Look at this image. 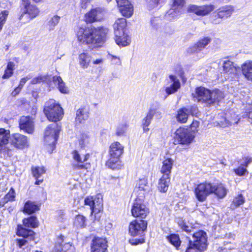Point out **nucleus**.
Returning <instances> with one entry per match:
<instances>
[{
  "label": "nucleus",
  "mask_w": 252,
  "mask_h": 252,
  "mask_svg": "<svg viewBox=\"0 0 252 252\" xmlns=\"http://www.w3.org/2000/svg\"><path fill=\"white\" fill-rule=\"evenodd\" d=\"M60 19V17L55 15L54 16L51 20L48 22V26L49 27V30H53L54 29L55 27L58 25Z\"/></svg>",
  "instance_id": "603ef678"
},
{
  "label": "nucleus",
  "mask_w": 252,
  "mask_h": 252,
  "mask_svg": "<svg viewBox=\"0 0 252 252\" xmlns=\"http://www.w3.org/2000/svg\"><path fill=\"white\" fill-rule=\"evenodd\" d=\"M32 76L31 74L28 75L26 77H23L21 79L19 86L20 87H21L22 89L23 88V86L25 84V83L27 82L28 80L31 79L32 78Z\"/></svg>",
  "instance_id": "e2e57ef3"
},
{
  "label": "nucleus",
  "mask_w": 252,
  "mask_h": 252,
  "mask_svg": "<svg viewBox=\"0 0 252 252\" xmlns=\"http://www.w3.org/2000/svg\"><path fill=\"white\" fill-rule=\"evenodd\" d=\"M116 1L119 8L131 3L128 0H116Z\"/></svg>",
  "instance_id": "69168bd1"
},
{
  "label": "nucleus",
  "mask_w": 252,
  "mask_h": 252,
  "mask_svg": "<svg viewBox=\"0 0 252 252\" xmlns=\"http://www.w3.org/2000/svg\"><path fill=\"white\" fill-rule=\"evenodd\" d=\"M245 199L242 194H239L235 197L232 202L231 207L234 209L238 207L244 203Z\"/></svg>",
  "instance_id": "8fccbe9b"
},
{
  "label": "nucleus",
  "mask_w": 252,
  "mask_h": 252,
  "mask_svg": "<svg viewBox=\"0 0 252 252\" xmlns=\"http://www.w3.org/2000/svg\"><path fill=\"white\" fill-rule=\"evenodd\" d=\"M140 238H133L129 240V243L132 245H137L143 244L145 242V239L143 236H140Z\"/></svg>",
  "instance_id": "bf43d9fd"
},
{
  "label": "nucleus",
  "mask_w": 252,
  "mask_h": 252,
  "mask_svg": "<svg viewBox=\"0 0 252 252\" xmlns=\"http://www.w3.org/2000/svg\"><path fill=\"white\" fill-rule=\"evenodd\" d=\"M38 209L39 208L37 205L32 202L28 201L25 204L24 212L28 214H31Z\"/></svg>",
  "instance_id": "58836bf2"
},
{
  "label": "nucleus",
  "mask_w": 252,
  "mask_h": 252,
  "mask_svg": "<svg viewBox=\"0 0 252 252\" xmlns=\"http://www.w3.org/2000/svg\"><path fill=\"white\" fill-rule=\"evenodd\" d=\"M115 41L118 45L122 46H127L130 43L129 37L125 32L123 35H120V36H115Z\"/></svg>",
  "instance_id": "e433bc0d"
},
{
  "label": "nucleus",
  "mask_w": 252,
  "mask_h": 252,
  "mask_svg": "<svg viewBox=\"0 0 252 252\" xmlns=\"http://www.w3.org/2000/svg\"><path fill=\"white\" fill-rule=\"evenodd\" d=\"M212 193H214L219 198H224L227 192V189L222 184H212Z\"/></svg>",
  "instance_id": "7c9ffc66"
},
{
  "label": "nucleus",
  "mask_w": 252,
  "mask_h": 252,
  "mask_svg": "<svg viewBox=\"0 0 252 252\" xmlns=\"http://www.w3.org/2000/svg\"><path fill=\"white\" fill-rule=\"evenodd\" d=\"M212 184L205 182L199 184L195 189V194L196 198L200 202L205 201L207 197L212 193Z\"/></svg>",
  "instance_id": "9d476101"
},
{
  "label": "nucleus",
  "mask_w": 252,
  "mask_h": 252,
  "mask_svg": "<svg viewBox=\"0 0 252 252\" xmlns=\"http://www.w3.org/2000/svg\"><path fill=\"white\" fill-rule=\"evenodd\" d=\"M196 107L190 106L188 107L182 108L178 110L177 115V119L181 123H185L187 121L190 114L193 115L196 113Z\"/></svg>",
  "instance_id": "aec40b11"
},
{
  "label": "nucleus",
  "mask_w": 252,
  "mask_h": 252,
  "mask_svg": "<svg viewBox=\"0 0 252 252\" xmlns=\"http://www.w3.org/2000/svg\"><path fill=\"white\" fill-rule=\"evenodd\" d=\"M78 62L82 68H88L91 62V56L87 53H82L79 55Z\"/></svg>",
  "instance_id": "f704fd0d"
},
{
  "label": "nucleus",
  "mask_w": 252,
  "mask_h": 252,
  "mask_svg": "<svg viewBox=\"0 0 252 252\" xmlns=\"http://www.w3.org/2000/svg\"><path fill=\"white\" fill-rule=\"evenodd\" d=\"M167 240L178 249L181 245V241L178 234H172L166 237Z\"/></svg>",
  "instance_id": "a19ab883"
},
{
  "label": "nucleus",
  "mask_w": 252,
  "mask_h": 252,
  "mask_svg": "<svg viewBox=\"0 0 252 252\" xmlns=\"http://www.w3.org/2000/svg\"><path fill=\"white\" fill-rule=\"evenodd\" d=\"M160 0H147V6L151 9L157 7Z\"/></svg>",
  "instance_id": "052dcab7"
},
{
  "label": "nucleus",
  "mask_w": 252,
  "mask_h": 252,
  "mask_svg": "<svg viewBox=\"0 0 252 252\" xmlns=\"http://www.w3.org/2000/svg\"><path fill=\"white\" fill-rule=\"evenodd\" d=\"M44 112L49 121L54 122L61 120L63 115V108L53 99L45 103Z\"/></svg>",
  "instance_id": "7ed1b4c3"
},
{
  "label": "nucleus",
  "mask_w": 252,
  "mask_h": 252,
  "mask_svg": "<svg viewBox=\"0 0 252 252\" xmlns=\"http://www.w3.org/2000/svg\"><path fill=\"white\" fill-rule=\"evenodd\" d=\"M32 172L33 176L35 179L40 178V177L45 173L46 170L45 168L43 166H35L32 167Z\"/></svg>",
  "instance_id": "de8ad7c7"
},
{
  "label": "nucleus",
  "mask_w": 252,
  "mask_h": 252,
  "mask_svg": "<svg viewBox=\"0 0 252 252\" xmlns=\"http://www.w3.org/2000/svg\"><path fill=\"white\" fill-rule=\"evenodd\" d=\"M119 9L120 12L125 17H130L133 14V8L131 3L126 5Z\"/></svg>",
  "instance_id": "79ce46f5"
},
{
  "label": "nucleus",
  "mask_w": 252,
  "mask_h": 252,
  "mask_svg": "<svg viewBox=\"0 0 252 252\" xmlns=\"http://www.w3.org/2000/svg\"><path fill=\"white\" fill-rule=\"evenodd\" d=\"M19 126L21 129L25 132L32 133L34 130L33 123L32 120L28 116H22L21 117Z\"/></svg>",
  "instance_id": "393cba45"
},
{
  "label": "nucleus",
  "mask_w": 252,
  "mask_h": 252,
  "mask_svg": "<svg viewBox=\"0 0 252 252\" xmlns=\"http://www.w3.org/2000/svg\"><path fill=\"white\" fill-rule=\"evenodd\" d=\"M147 227V222L144 220H134L129 225V233L133 237L143 236Z\"/></svg>",
  "instance_id": "0eeeda50"
},
{
  "label": "nucleus",
  "mask_w": 252,
  "mask_h": 252,
  "mask_svg": "<svg viewBox=\"0 0 252 252\" xmlns=\"http://www.w3.org/2000/svg\"><path fill=\"white\" fill-rule=\"evenodd\" d=\"M63 236H61L58 238L57 243L59 245H56L53 252H73L74 248L71 244L68 242L63 245Z\"/></svg>",
  "instance_id": "a878e982"
},
{
  "label": "nucleus",
  "mask_w": 252,
  "mask_h": 252,
  "mask_svg": "<svg viewBox=\"0 0 252 252\" xmlns=\"http://www.w3.org/2000/svg\"><path fill=\"white\" fill-rule=\"evenodd\" d=\"M235 174L239 176H244L248 174L249 172L245 167L240 165L236 168L233 169Z\"/></svg>",
  "instance_id": "3c124183"
},
{
  "label": "nucleus",
  "mask_w": 252,
  "mask_h": 252,
  "mask_svg": "<svg viewBox=\"0 0 252 252\" xmlns=\"http://www.w3.org/2000/svg\"><path fill=\"white\" fill-rule=\"evenodd\" d=\"M185 0H172L171 5L173 7L182 10L185 4Z\"/></svg>",
  "instance_id": "6e6d98bb"
},
{
  "label": "nucleus",
  "mask_w": 252,
  "mask_h": 252,
  "mask_svg": "<svg viewBox=\"0 0 252 252\" xmlns=\"http://www.w3.org/2000/svg\"><path fill=\"white\" fill-rule=\"evenodd\" d=\"M160 23L161 19L158 17H153L151 20V25L154 28H157V27Z\"/></svg>",
  "instance_id": "0e129e2a"
},
{
  "label": "nucleus",
  "mask_w": 252,
  "mask_h": 252,
  "mask_svg": "<svg viewBox=\"0 0 252 252\" xmlns=\"http://www.w3.org/2000/svg\"><path fill=\"white\" fill-rule=\"evenodd\" d=\"M251 162H252V158L249 157H244L241 161L240 165L244 166L246 168Z\"/></svg>",
  "instance_id": "680f3d73"
},
{
  "label": "nucleus",
  "mask_w": 252,
  "mask_h": 252,
  "mask_svg": "<svg viewBox=\"0 0 252 252\" xmlns=\"http://www.w3.org/2000/svg\"><path fill=\"white\" fill-rule=\"evenodd\" d=\"M169 86L165 88V91L167 95L173 94L180 88V81L177 77L174 75L169 76Z\"/></svg>",
  "instance_id": "4be33fe9"
},
{
  "label": "nucleus",
  "mask_w": 252,
  "mask_h": 252,
  "mask_svg": "<svg viewBox=\"0 0 252 252\" xmlns=\"http://www.w3.org/2000/svg\"><path fill=\"white\" fill-rule=\"evenodd\" d=\"M223 72L228 74H235L240 68L229 60L224 61L222 63Z\"/></svg>",
  "instance_id": "c756f323"
},
{
  "label": "nucleus",
  "mask_w": 252,
  "mask_h": 252,
  "mask_svg": "<svg viewBox=\"0 0 252 252\" xmlns=\"http://www.w3.org/2000/svg\"><path fill=\"white\" fill-rule=\"evenodd\" d=\"M105 13L104 8L96 7L92 9L85 14V21L87 23H92L101 20Z\"/></svg>",
  "instance_id": "f3484780"
},
{
  "label": "nucleus",
  "mask_w": 252,
  "mask_h": 252,
  "mask_svg": "<svg viewBox=\"0 0 252 252\" xmlns=\"http://www.w3.org/2000/svg\"><path fill=\"white\" fill-rule=\"evenodd\" d=\"M149 209L144 204L141 199L137 198L131 208V213L134 217L145 218L149 214Z\"/></svg>",
  "instance_id": "9b49d317"
},
{
  "label": "nucleus",
  "mask_w": 252,
  "mask_h": 252,
  "mask_svg": "<svg viewBox=\"0 0 252 252\" xmlns=\"http://www.w3.org/2000/svg\"><path fill=\"white\" fill-rule=\"evenodd\" d=\"M193 241L192 243L196 245L201 250H206L207 246V236L205 232L203 230H199L197 232H193L192 235Z\"/></svg>",
  "instance_id": "a211bd4d"
},
{
  "label": "nucleus",
  "mask_w": 252,
  "mask_h": 252,
  "mask_svg": "<svg viewBox=\"0 0 252 252\" xmlns=\"http://www.w3.org/2000/svg\"><path fill=\"white\" fill-rule=\"evenodd\" d=\"M89 116L88 108L83 107L77 110L76 113L75 121L76 123H82L88 119Z\"/></svg>",
  "instance_id": "c85d7f7f"
},
{
  "label": "nucleus",
  "mask_w": 252,
  "mask_h": 252,
  "mask_svg": "<svg viewBox=\"0 0 252 252\" xmlns=\"http://www.w3.org/2000/svg\"><path fill=\"white\" fill-rule=\"evenodd\" d=\"M215 9L214 5L210 4L198 6L194 4L189 5L188 7V11L193 12L197 15L205 16L210 13Z\"/></svg>",
  "instance_id": "6ab92c4d"
},
{
  "label": "nucleus",
  "mask_w": 252,
  "mask_h": 252,
  "mask_svg": "<svg viewBox=\"0 0 252 252\" xmlns=\"http://www.w3.org/2000/svg\"><path fill=\"white\" fill-rule=\"evenodd\" d=\"M85 204L89 206L91 210V214H97L100 212L103 208V200L100 194L94 196H88L85 199Z\"/></svg>",
  "instance_id": "1a4fd4ad"
},
{
  "label": "nucleus",
  "mask_w": 252,
  "mask_h": 252,
  "mask_svg": "<svg viewBox=\"0 0 252 252\" xmlns=\"http://www.w3.org/2000/svg\"><path fill=\"white\" fill-rule=\"evenodd\" d=\"M10 131L4 128H0V154L4 158L10 157L14 153V149L9 146Z\"/></svg>",
  "instance_id": "39448f33"
},
{
  "label": "nucleus",
  "mask_w": 252,
  "mask_h": 252,
  "mask_svg": "<svg viewBox=\"0 0 252 252\" xmlns=\"http://www.w3.org/2000/svg\"><path fill=\"white\" fill-rule=\"evenodd\" d=\"M79 145L82 148L87 146L90 141V138L87 133H82L78 140Z\"/></svg>",
  "instance_id": "09e8293b"
},
{
  "label": "nucleus",
  "mask_w": 252,
  "mask_h": 252,
  "mask_svg": "<svg viewBox=\"0 0 252 252\" xmlns=\"http://www.w3.org/2000/svg\"><path fill=\"white\" fill-rule=\"evenodd\" d=\"M204 250H201L197 247H196V245L192 243V241L191 240L189 241V245L186 250V252H200V251H203Z\"/></svg>",
  "instance_id": "4d7b16f0"
},
{
  "label": "nucleus",
  "mask_w": 252,
  "mask_h": 252,
  "mask_svg": "<svg viewBox=\"0 0 252 252\" xmlns=\"http://www.w3.org/2000/svg\"><path fill=\"white\" fill-rule=\"evenodd\" d=\"M8 15V11L4 10L0 14V31L2 29L3 25L5 23L6 18Z\"/></svg>",
  "instance_id": "13d9d810"
},
{
  "label": "nucleus",
  "mask_w": 252,
  "mask_h": 252,
  "mask_svg": "<svg viewBox=\"0 0 252 252\" xmlns=\"http://www.w3.org/2000/svg\"><path fill=\"white\" fill-rule=\"evenodd\" d=\"M9 146L12 148L15 147L19 149H23L29 146L28 140L27 136L19 133H15L10 139Z\"/></svg>",
  "instance_id": "dca6fc26"
},
{
  "label": "nucleus",
  "mask_w": 252,
  "mask_h": 252,
  "mask_svg": "<svg viewBox=\"0 0 252 252\" xmlns=\"http://www.w3.org/2000/svg\"><path fill=\"white\" fill-rule=\"evenodd\" d=\"M72 155L74 160L77 162V163L73 164V167L74 169H87L90 168L91 165L90 163L86 162L83 164V163L87 161L89 158L90 155L89 154L81 156L77 151L74 150L72 152Z\"/></svg>",
  "instance_id": "4468645a"
},
{
  "label": "nucleus",
  "mask_w": 252,
  "mask_h": 252,
  "mask_svg": "<svg viewBox=\"0 0 252 252\" xmlns=\"http://www.w3.org/2000/svg\"><path fill=\"white\" fill-rule=\"evenodd\" d=\"M155 112L154 110H150L147 114L145 118L142 120L143 128L144 131H148L149 129L148 127L151 123V120L153 119Z\"/></svg>",
  "instance_id": "4c0bfd02"
},
{
  "label": "nucleus",
  "mask_w": 252,
  "mask_h": 252,
  "mask_svg": "<svg viewBox=\"0 0 252 252\" xmlns=\"http://www.w3.org/2000/svg\"><path fill=\"white\" fill-rule=\"evenodd\" d=\"M15 192L13 188H11L9 192L5 195L4 198L1 200L0 203L2 204L3 206L5 203L8 201H12L15 200Z\"/></svg>",
  "instance_id": "49530a36"
},
{
  "label": "nucleus",
  "mask_w": 252,
  "mask_h": 252,
  "mask_svg": "<svg viewBox=\"0 0 252 252\" xmlns=\"http://www.w3.org/2000/svg\"><path fill=\"white\" fill-rule=\"evenodd\" d=\"M126 26V21L125 18L117 19L113 25L115 35L120 36V35H123Z\"/></svg>",
  "instance_id": "bb28decb"
},
{
  "label": "nucleus",
  "mask_w": 252,
  "mask_h": 252,
  "mask_svg": "<svg viewBox=\"0 0 252 252\" xmlns=\"http://www.w3.org/2000/svg\"><path fill=\"white\" fill-rule=\"evenodd\" d=\"M124 152V147L118 142L112 143L110 146L109 154L111 158L106 162V165L111 168H114V163Z\"/></svg>",
  "instance_id": "423d86ee"
},
{
  "label": "nucleus",
  "mask_w": 252,
  "mask_h": 252,
  "mask_svg": "<svg viewBox=\"0 0 252 252\" xmlns=\"http://www.w3.org/2000/svg\"><path fill=\"white\" fill-rule=\"evenodd\" d=\"M174 160L171 158H166L162 162L160 172L162 174L158 182V188L161 192L167 191L170 181V175Z\"/></svg>",
  "instance_id": "f03ea898"
},
{
  "label": "nucleus",
  "mask_w": 252,
  "mask_h": 252,
  "mask_svg": "<svg viewBox=\"0 0 252 252\" xmlns=\"http://www.w3.org/2000/svg\"><path fill=\"white\" fill-rule=\"evenodd\" d=\"M177 221L179 226L183 231L187 233L193 232L194 228L192 225L189 224V222H187L185 220L181 218L177 219Z\"/></svg>",
  "instance_id": "c9c22d12"
},
{
  "label": "nucleus",
  "mask_w": 252,
  "mask_h": 252,
  "mask_svg": "<svg viewBox=\"0 0 252 252\" xmlns=\"http://www.w3.org/2000/svg\"><path fill=\"white\" fill-rule=\"evenodd\" d=\"M43 80V77L39 76L36 77L32 79L31 81V84H35L37 83H40Z\"/></svg>",
  "instance_id": "774afa93"
},
{
  "label": "nucleus",
  "mask_w": 252,
  "mask_h": 252,
  "mask_svg": "<svg viewBox=\"0 0 252 252\" xmlns=\"http://www.w3.org/2000/svg\"><path fill=\"white\" fill-rule=\"evenodd\" d=\"M176 138L179 143L188 145L192 142L194 136L188 129L180 127L176 131Z\"/></svg>",
  "instance_id": "f8f14e48"
},
{
  "label": "nucleus",
  "mask_w": 252,
  "mask_h": 252,
  "mask_svg": "<svg viewBox=\"0 0 252 252\" xmlns=\"http://www.w3.org/2000/svg\"><path fill=\"white\" fill-rule=\"evenodd\" d=\"M107 241L102 238H94L92 243L91 252H106Z\"/></svg>",
  "instance_id": "5701e85b"
},
{
  "label": "nucleus",
  "mask_w": 252,
  "mask_h": 252,
  "mask_svg": "<svg viewBox=\"0 0 252 252\" xmlns=\"http://www.w3.org/2000/svg\"><path fill=\"white\" fill-rule=\"evenodd\" d=\"M53 81L54 84L57 86L58 89L62 93L66 94L68 93V88L65 86V83L63 81L61 76H53Z\"/></svg>",
  "instance_id": "72a5a7b5"
},
{
  "label": "nucleus",
  "mask_w": 252,
  "mask_h": 252,
  "mask_svg": "<svg viewBox=\"0 0 252 252\" xmlns=\"http://www.w3.org/2000/svg\"><path fill=\"white\" fill-rule=\"evenodd\" d=\"M17 234L19 236L23 237L22 239L16 240L17 245L22 248L23 246L26 245L29 241H33L34 239L35 233L31 229H28L18 225L17 230Z\"/></svg>",
  "instance_id": "6e6552de"
},
{
  "label": "nucleus",
  "mask_w": 252,
  "mask_h": 252,
  "mask_svg": "<svg viewBox=\"0 0 252 252\" xmlns=\"http://www.w3.org/2000/svg\"><path fill=\"white\" fill-rule=\"evenodd\" d=\"M74 225L79 228L85 227L87 225V219L83 215H77L74 221Z\"/></svg>",
  "instance_id": "37998d69"
},
{
  "label": "nucleus",
  "mask_w": 252,
  "mask_h": 252,
  "mask_svg": "<svg viewBox=\"0 0 252 252\" xmlns=\"http://www.w3.org/2000/svg\"><path fill=\"white\" fill-rule=\"evenodd\" d=\"M93 0H81L80 2V5L81 8L83 9H86L89 3Z\"/></svg>",
  "instance_id": "338daca9"
},
{
  "label": "nucleus",
  "mask_w": 252,
  "mask_h": 252,
  "mask_svg": "<svg viewBox=\"0 0 252 252\" xmlns=\"http://www.w3.org/2000/svg\"><path fill=\"white\" fill-rule=\"evenodd\" d=\"M60 130L61 126L56 123L49 125L45 129L44 140L46 144L51 148L50 152H52L55 148Z\"/></svg>",
  "instance_id": "20e7f679"
},
{
  "label": "nucleus",
  "mask_w": 252,
  "mask_h": 252,
  "mask_svg": "<svg viewBox=\"0 0 252 252\" xmlns=\"http://www.w3.org/2000/svg\"><path fill=\"white\" fill-rule=\"evenodd\" d=\"M108 32V29L104 27H79L76 31L78 40L86 44L100 46L103 43Z\"/></svg>",
  "instance_id": "f257e3e1"
},
{
  "label": "nucleus",
  "mask_w": 252,
  "mask_h": 252,
  "mask_svg": "<svg viewBox=\"0 0 252 252\" xmlns=\"http://www.w3.org/2000/svg\"><path fill=\"white\" fill-rule=\"evenodd\" d=\"M224 97V94L219 89H214L211 91L209 106L219 103L223 99Z\"/></svg>",
  "instance_id": "cd10ccee"
},
{
  "label": "nucleus",
  "mask_w": 252,
  "mask_h": 252,
  "mask_svg": "<svg viewBox=\"0 0 252 252\" xmlns=\"http://www.w3.org/2000/svg\"><path fill=\"white\" fill-rule=\"evenodd\" d=\"M170 6V9L166 12L165 14L166 17L169 19L175 18L181 11V9L179 8L177 9L176 7H173L172 5H171Z\"/></svg>",
  "instance_id": "a18cd8bd"
},
{
  "label": "nucleus",
  "mask_w": 252,
  "mask_h": 252,
  "mask_svg": "<svg viewBox=\"0 0 252 252\" xmlns=\"http://www.w3.org/2000/svg\"><path fill=\"white\" fill-rule=\"evenodd\" d=\"M72 155L74 160L77 162V163L73 164V167L74 169H87L90 168L91 165L90 163L86 162L83 164V163L87 161L89 158L90 155L89 154L81 156L77 151L74 150L72 152Z\"/></svg>",
  "instance_id": "2eb2a0df"
},
{
  "label": "nucleus",
  "mask_w": 252,
  "mask_h": 252,
  "mask_svg": "<svg viewBox=\"0 0 252 252\" xmlns=\"http://www.w3.org/2000/svg\"><path fill=\"white\" fill-rule=\"evenodd\" d=\"M234 9L232 5H225L221 7L218 9V17L220 18H226L230 17L233 12Z\"/></svg>",
  "instance_id": "2f4dec72"
},
{
  "label": "nucleus",
  "mask_w": 252,
  "mask_h": 252,
  "mask_svg": "<svg viewBox=\"0 0 252 252\" xmlns=\"http://www.w3.org/2000/svg\"><path fill=\"white\" fill-rule=\"evenodd\" d=\"M128 125L126 124H122L120 125L117 128L116 134L118 136L124 135L128 128Z\"/></svg>",
  "instance_id": "864d4df0"
},
{
  "label": "nucleus",
  "mask_w": 252,
  "mask_h": 252,
  "mask_svg": "<svg viewBox=\"0 0 252 252\" xmlns=\"http://www.w3.org/2000/svg\"><path fill=\"white\" fill-rule=\"evenodd\" d=\"M243 74L248 80L252 81V61H246L242 65Z\"/></svg>",
  "instance_id": "473e14b6"
},
{
  "label": "nucleus",
  "mask_w": 252,
  "mask_h": 252,
  "mask_svg": "<svg viewBox=\"0 0 252 252\" xmlns=\"http://www.w3.org/2000/svg\"><path fill=\"white\" fill-rule=\"evenodd\" d=\"M23 5L24 8L23 9L21 17H23L25 14H28L30 19H33L39 13L38 8L34 5L30 4L29 0H22Z\"/></svg>",
  "instance_id": "b1692460"
},
{
  "label": "nucleus",
  "mask_w": 252,
  "mask_h": 252,
  "mask_svg": "<svg viewBox=\"0 0 252 252\" xmlns=\"http://www.w3.org/2000/svg\"><path fill=\"white\" fill-rule=\"evenodd\" d=\"M23 222L26 227L32 228L37 227L38 224L36 218L33 216L24 219L23 220Z\"/></svg>",
  "instance_id": "ea45409f"
},
{
  "label": "nucleus",
  "mask_w": 252,
  "mask_h": 252,
  "mask_svg": "<svg viewBox=\"0 0 252 252\" xmlns=\"http://www.w3.org/2000/svg\"><path fill=\"white\" fill-rule=\"evenodd\" d=\"M211 91L203 87H197L195 93H192L193 98L198 102L205 103L209 106L210 98Z\"/></svg>",
  "instance_id": "ddd939ff"
},
{
  "label": "nucleus",
  "mask_w": 252,
  "mask_h": 252,
  "mask_svg": "<svg viewBox=\"0 0 252 252\" xmlns=\"http://www.w3.org/2000/svg\"><path fill=\"white\" fill-rule=\"evenodd\" d=\"M147 179L145 178L139 180L138 184V188L141 191H147L149 189V186L147 185Z\"/></svg>",
  "instance_id": "5fc2aeb1"
},
{
  "label": "nucleus",
  "mask_w": 252,
  "mask_h": 252,
  "mask_svg": "<svg viewBox=\"0 0 252 252\" xmlns=\"http://www.w3.org/2000/svg\"><path fill=\"white\" fill-rule=\"evenodd\" d=\"M14 67L15 64L14 63L11 62H8L2 78L3 79H7L11 77L13 74Z\"/></svg>",
  "instance_id": "c03bdc74"
},
{
  "label": "nucleus",
  "mask_w": 252,
  "mask_h": 252,
  "mask_svg": "<svg viewBox=\"0 0 252 252\" xmlns=\"http://www.w3.org/2000/svg\"><path fill=\"white\" fill-rule=\"evenodd\" d=\"M212 39L208 36L200 39L193 46L188 48L187 51L189 54H192L202 51L211 41Z\"/></svg>",
  "instance_id": "412c9836"
}]
</instances>
